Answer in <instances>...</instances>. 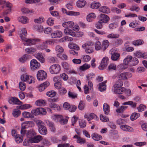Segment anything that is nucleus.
<instances>
[{"label": "nucleus", "instance_id": "58836bf2", "mask_svg": "<svg viewBox=\"0 0 147 147\" xmlns=\"http://www.w3.org/2000/svg\"><path fill=\"white\" fill-rule=\"evenodd\" d=\"M100 6V4L98 2H93L90 5V7L92 8L96 9L98 8Z\"/></svg>", "mask_w": 147, "mask_h": 147}, {"label": "nucleus", "instance_id": "ddd939ff", "mask_svg": "<svg viewBox=\"0 0 147 147\" xmlns=\"http://www.w3.org/2000/svg\"><path fill=\"white\" fill-rule=\"evenodd\" d=\"M120 128L126 131L132 132L134 131V129L132 127L126 125H121Z\"/></svg>", "mask_w": 147, "mask_h": 147}, {"label": "nucleus", "instance_id": "2f4dec72", "mask_svg": "<svg viewBox=\"0 0 147 147\" xmlns=\"http://www.w3.org/2000/svg\"><path fill=\"white\" fill-rule=\"evenodd\" d=\"M119 36L120 35L118 34L112 33L108 34L107 37L109 38H118Z\"/></svg>", "mask_w": 147, "mask_h": 147}, {"label": "nucleus", "instance_id": "052dcab7", "mask_svg": "<svg viewBox=\"0 0 147 147\" xmlns=\"http://www.w3.org/2000/svg\"><path fill=\"white\" fill-rule=\"evenodd\" d=\"M43 18L42 17H40L39 18L34 19V21L37 23H41L44 21Z\"/></svg>", "mask_w": 147, "mask_h": 147}, {"label": "nucleus", "instance_id": "6e6d98bb", "mask_svg": "<svg viewBox=\"0 0 147 147\" xmlns=\"http://www.w3.org/2000/svg\"><path fill=\"white\" fill-rule=\"evenodd\" d=\"M56 94V92L52 90L47 92V95L50 97H53Z\"/></svg>", "mask_w": 147, "mask_h": 147}, {"label": "nucleus", "instance_id": "a19ab883", "mask_svg": "<svg viewBox=\"0 0 147 147\" xmlns=\"http://www.w3.org/2000/svg\"><path fill=\"white\" fill-rule=\"evenodd\" d=\"M140 116V114L139 113H134L131 115L130 119L132 121H134L137 119Z\"/></svg>", "mask_w": 147, "mask_h": 147}, {"label": "nucleus", "instance_id": "f8f14e48", "mask_svg": "<svg viewBox=\"0 0 147 147\" xmlns=\"http://www.w3.org/2000/svg\"><path fill=\"white\" fill-rule=\"evenodd\" d=\"M49 42H50L49 40H47L46 41L43 42L42 44L36 45V47L39 50H43L47 47V45L46 44Z\"/></svg>", "mask_w": 147, "mask_h": 147}, {"label": "nucleus", "instance_id": "603ef678", "mask_svg": "<svg viewBox=\"0 0 147 147\" xmlns=\"http://www.w3.org/2000/svg\"><path fill=\"white\" fill-rule=\"evenodd\" d=\"M19 86L20 89L22 91H24L26 87L25 83L22 82H19Z\"/></svg>", "mask_w": 147, "mask_h": 147}, {"label": "nucleus", "instance_id": "b1692460", "mask_svg": "<svg viewBox=\"0 0 147 147\" xmlns=\"http://www.w3.org/2000/svg\"><path fill=\"white\" fill-rule=\"evenodd\" d=\"M86 2L84 0H79L76 2V5L79 8L84 7L86 4Z\"/></svg>", "mask_w": 147, "mask_h": 147}, {"label": "nucleus", "instance_id": "864d4df0", "mask_svg": "<svg viewBox=\"0 0 147 147\" xmlns=\"http://www.w3.org/2000/svg\"><path fill=\"white\" fill-rule=\"evenodd\" d=\"M6 7L7 8V11H8L6 13L7 14H8L9 12H10L11 10V8L12 7V4L9 2H7L6 4Z\"/></svg>", "mask_w": 147, "mask_h": 147}, {"label": "nucleus", "instance_id": "680f3d73", "mask_svg": "<svg viewBox=\"0 0 147 147\" xmlns=\"http://www.w3.org/2000/svg\"><path fill=\"white\" fill-rule=\"evenodd\" d=\"M54 23V20L52 18H49L47 20V23L49 25H53Z\"/></svg>", "mask_w": 147, "mask_h": 147}, {"label": "nucleus", "instance_id": "72a5a7b5", "mask_svg": "<svg viewBox=\"0 0 147 147\" xmlns=\"http://www.w3.org/2000/svg\"><path fill=\"white\" fill-rule=\"evenodd\" d=\"M35 104L37 106H43L45 105V102L43 100H38L36 101Z\"/></svg>", "mask_w": 147, "mask_h": 147}, {"label": "nucleus", "instance_id": "bf43d9fd", "mask_svg": "<svg viewBox=\"0 0 147 147\" xmlns=\"http://www.w3.org/2000/svg\"><path fill=\"white\" fill-rule=\"evenodd\" d=\"M85 107L84 102L83 101H81L80 102L78 108L80 110H83L84 109Z\"/></svg>", "mask_w": 147, "mask_h": 147}, {"label": "nucleus", "instance_id": "3c124183", "mask_svg": "<svg viewBox=\"0 0 147 147\" xmlns=\"http://www.w3.org/2000/svg\"><path fill=\"white\" fill-rule=\"evenodd\" d=\"M31 107V106L29 104H24L17 107V108L18 107L21 109H26L30 108Z\"/></svg>", "mask_w": 147, "mask_h": 147}, {"label": "nucleus", "instance_id": "f257e3e1", "mask_svg": "<svg viewBox=\"0 0 147 147\" xmlns=\"http://www.w3.org/2000/svg\"><path fill=\"white\" fill-rule=\"evenodd\" d=\"M93 45V42L92 41H89L83 44L82 47L85 49V51L86 53L90 54L94 51V48L92 47Z\"/></svg>", "mask_w": 147, "mask_h": 147}, {"label": "nucleus", "instance_id": "4468645a", "mask_svg": "<svg viewBox=\"0 0 147 147\" xmlns=\"http://www.w3.org/2000/svg\"><path fill=\"white\" fill-rule=\"evenodd\" d=\"M113 90L114 93L119 94L123 93L125 90V88L121 87L118 88H113Z\"/></svg>", "mask_w": 147, "mask_h": 147}, {"label": "nucleus", "instance_id": "423d86ee", "mask_svg": "<svg viewBox=\"0 0 147 147\" xmlns=\"http://www.w3.org/2000/svg\"><path fill=\"white\" fill-rule=\"evenodd\" d=\"M109 61V59L107 57H105L102 59L100 65L98 67L100 70H103L107 67Z\"/></svg>", "mask_w": 147, "mask_h": 147}, {"label": "nucleus", "instance_id": "1a4fd4ad", "mask_svg": "<svg viewBox=\"0 0 147 147\" xmlns=\"http://www.w3.org/2000/svg\"><path fill=\"white\" fill-rule=\"evenodd\" d=\"M100 22L102 23H107L109 20V18L107 15L104 14H101L99 16Z\"/></svg>", "mask_w": 147, "mask_h": 147}, {"label": "nucleus", "instance_id": "20e7f679", "mask_svg": "<svg viewBox=\"0 0 147 147\" xmlns=\"http://www.w3.org/2000/svg\"><path fill=\"white\" fill-rule=\"evenodd\" d=\"M32 114L36 115L41 114L42 115L46 114L47 112L46 110L42 107L38 108L32 110L31 111Z\"/></svg>", "mask_w": 147, "mask_h": 147}, {"label": "nucleus", "instance_id": "9d476101", "mask_svg": "<svg viewBox=\"0 0 147 147\" xmlns=\"http://www.w3.org/2000/svg\"><path fill=\"white\" fill-rule=\"evenodd\" d=\"M34 57L38 59L41 63H43L45 62V58L42 53H37L34 55Z\"/></svg>", "mask_w": 147, "mask_h": 147}, {"label": "nucleus", "instance_id": "e2e57ef3", "mask_svg": "<svg viewBox=\"0 0 147 147\" xmlns=\"http://www.w3.org/2000/svg\"><path fill=\"white\" fill-rule=\"evenodd\" d=\"M127 121L124 119H119L116 121L117 123L119 125H121L125 123Z\"/></svg>", "mask_w": 147, "mask_h": 147}, {"label": "nucleus", "instance_id": "c9c22d12", "mask_svg": "<svg viewBox=\"0 0 147 147\" xmlns=\"http://www.w3.org/2000/svg\"><path fill=\"white\" fill-rule=\"evenodd\" d=\"M136 56L138 57H142L144 59L147 58V53H142L140 52H137Z\"/></svg>", "mask_w": 147, "mask_h": 147}, {"label": "nucleus", "instance_id": "c85d7f7f", "mask_svg": "<svg viewBox=\"0 0 147 147\" xmlns=\"http://www.w3.org/2000/svg\"><path fill=\"white\" fill-rule=\"evenodd\" d=\"M62 116L60 115H53L52 116V119L56 122H59L62 119Z\"/></svg>", "mask_w": 147, "mask_h": 147}, {"label": "nucleus", "instance_id": "0e129e2a", "mask_svg": "<svg viewBox=\"0 0 147 147\" xmlns=\"http://www.w3.org/2000/svg\"><path fill=\"white\" fill-rule=\"evenodd\" d=\"M28 56V55H24L19 59V61L21 62H24L26 60L27 57Z\"/></svg>", "mask_w": 147, "mask_h": 147}, {"label": "nucleus", "instance_id": "2eb2a0df", "mask_svg": "<svg viewBox=\"0 0 147 147\" xmlns=\"http://www.w3.org/2000/svg\"><path fill=\"white\" fill-rule=\"evenodd\" d=\"M31 143H38L42 139V137L40 136H37L33 138H30Z\"/></svg>", "mask_w": 147, "mask_h": 147}, {"label": "nucleus", "instance_id": "c03bdc74", "mask_svg": "<svg viewBox=\"0 0 147 147\" xmlns=\"http://www.w3.org/2000/svg\"><path fill=\"white\" fill-rule=\"evenodd\" d=\"M120 55L119 54L117 53H114L111 57V59L113 61H116L119 58Z\"/></svg>", "mask_w": 147, "mask_h": 147}, {"label": "nucleus", "instance_id": "6ab92c4d", "mask_svg": "<svg viewBox=\"0 0 147 147\" xmlns=\"http://www.w3.org/2000/svg\"><path fill=\"white\" fill-rule=\"evenodd\" d=\"M49 85V83L46 82L41 84L39 87V90L40 91H42Z\"/></svg>", "mask_w": 147, "mask_h": 147}, {"label": "nucleus", "instance_id": "09e8293b", "mask_svg": "<svg viewBox=\"0 0 147 147\" xmlns=\"http://www.w3.org/2000/svg\"><path fill=\"white\" fill-rule=\"evenodd\" d=\"M102 45L100 42L97 41L95 44V49L97 51L101 49Z\"/></svg>", "mask_w": 147, "mask_h": 147}, {"label": "nucleus", "instance_id": "c756f323", "mask_svg": "<svg viewBox=\"0 0 147 147\" xmlns=\"http://www.w3.org/2000/svg\"><path fill=\"white\" fill-rule=\"evenodd\" d=\"M103 108L105 114L108 115L110 111L109 106L107 103H104L103 105Z\"/></svg>", "mask_w": 147, "mask_h": 147}, {"label": "nucleus", "instance_id": "f704fd0d", "mask_svg": "<svg viewBox=\"0 0 147 147\" xmlns=\"http://www.w3.org/2000/svg\"><path fill=\"white\" fill-rule=\"evenodd\" d=\"M92 139L98 141L102 138L101 136L97 134L94 133L92 135Z\"/></svg>", "mask_w": 147, "mask_h": 147}, {"label": "nucleus", "instance_id": "39448f33", "mask_svg": "<svg viewBox=\"0 0 147 147\" xmlns=\"http://www.w3.org/2000/svg\"><path fill=\"white\" fill-rule=\"evenodd\" d=\"M40 41V39L36 38L28 39L26 42L24 43V44L25 45L32 46L36 45L37 42Z\"/></svg>", "mask_w": 147, "mask_h": 147}, {"label": "nucleus", "instance_id": "aec40b11", "mask_svg": "<svg viewBox=\"0 0 147 147\" xmlns=\"http://www.w3.org/2000/svg\"><path fill=\"white\" fill-rule=\"evenodd\" d=\"M45 123L52 131L53 132L55 131V128L54 124L53 122L49 120H46Z\"/></svg>", "mask_w": 147, "mask_h": 147}, {"label": "nucleus", "instance_id": "69168bd1", "mask_svg": "<svg viewBox=\"0 0 147 147\" xmlns=\"http://www.w3.org/2000/svg\"><path fill=\"white\" fill-rule=\"evenodd\" d=\"M115 42L116 45H120L122 44L123 40L121 38H118L115 41Z\"/></svg>", "mask_w": 147, "mask_h": 147}, {"label": "nucleus", "instance_id": "338daca9", "mask_svg": "<svg viewBox=\"0 0 147 147\" xmlns=\"http://www.w3.org/2000/svg\"><path fill=\"white\" fill-rule=\"evenodd\" d=\"M100 120L102 122H106L108 121L109 120V118L108 117H105L103 115H101L100 116Z\"/></svg>", "mask_w": 147, "mask_h": 147}, {"label": "nucleus", "instance_id": "bb28decb", "mask_svg": "<svg viewBox=\"0 0 147 147\" xmlns=\"http://www.w3.org/2000/svg\"><path fill=\"white\" fill-rule=\"evenodd\" d=\"M96 17L95 14L93 13H89L86 17L87 21L89 22L92 21L93 19Z\"/></svg>", "mask_w": 147, "mask_h": 147}, {"label": "nucleus", "instance_id": "ea45409f", "mask_svg": "<svg viewBox=\"0 0 147 147\" xmlns=\"http://www.w3.org/2000/svg\"><path fill=\"white\" fill-rule=\"evenodd\" d=\"M132 57L131 56H127L124 60V63L128 65L129 63L131 62L132 59Z\"/></svg>", "mask_w": 147, "mask_h": 147}, {"label": "nucleus", "instance_id": "e433bc0d", "mask_svg": "<svg viewBox=\"0 0 147 147\" xmlns=\"http://www.w3.org/2000/svg\"><path fill=\"white\" fill-rule=\"evenodd\" d=\"M126 76L125 72H123L118 74L117 78L119 80H126Z\"/></svg>", "mask_w": 147, "mask_h": 147}, {"label": "nucleus", "instance_id": "dca6fc26", "mask_svg": "<svg viewBox=\"0 0 147 147\" xmlns=\"http://www.w3.org/2000/svg\"><path fill=\"white\" fill-rule=\"evenodd\" d=\"M39 132L40 134L45 135L47 134V131L46 127L43 125H40L38 127Z\"/></svg>", "mask_w": 147, "mask_h": 147}, {"label": "nucleus", "instance_id": "393cba45", "mask_svg": "<svg viewBox=\"0 0 147 147\" xmlns=\"http://www.w3.org/2000/svg\"><path fill=\"white\" fill-rule=\"evenodd\" d=\"M62 25L64 27L72 28L74 25V23L73 22H68L63 23Z\"/></svg>", "mask_w": 147, "mask_h": 147}, {"label": "nucleus", "instance_id": "6e6552de", "mask_svg": "<svg viewBox=\"0 0 147 147\" xmlns=\"http://www.w3.org/2000/svg\"><path fill=\"white\" fill-rule=\"evenodd\" d=\"M30 67L32 70H35L38 68L40 66V63L35 59H33L30 63Z\"/></svg>", "mask_w": 147, "mask_h": 147}, {"label": "nucleus", "instance_id": "37998d69", "mask_svg": "<svg viewBox=\"0 0 147 147\" xmlns=\"http://www.w3.org/2000/svg\"><path fill=\"white\" fill-rule=\"evenodd\" d=\"M143 43V41L140 39L133 41L132 44L136 46L142 45Z\"/></svg>", "mask_w": 147, "mask_h": 147}, {"label": "nucleus", "instance_id": "cd10ccee", "mask_svg": "<svg viewBox=\"0 0 147 147\" xmlns=\"http://www.w3.org/2000/svg\"><path fill=\"white\" fill-rule=\"evenodd\" d=\"M25 51L28 54H32L36 51V49L33 47H28L25 49Z\"/></svg>", "mask_w": 147, "mask_h": 147}, {"label": "nucleus", "instance_id": "a18cd8bd", "mask_svg": "<svg viewBox=\"0 0 147 147\" xmlns=\"http://www.w3.org/2000/svg\"><path fill=\"white\" fill-rule=\"evenodd\" d=\"M55 50L57 53L60 54L63 52L64 49L61 47L59 45H58L56 47Z\"/></svg>", "mask_w": 147, "mask_h": 147}, {"label": "nucleus", "instance_id": "8fccbe9b", "mask_svg": "<svg viewBox=\"0 0 147 147\" xmlns=\"http://www.w3.org/2000/svg\"><path fill=\"white\" fill-rule=\"evenodd\" d=\"M15 139L17 143H20L22 142L23 138L22 136L16 135Z\"/></svg>", "mask_w": 147, "mask_h": 147}, {"label": "nucleus", "instance_id": "5fc2aeb1", "mask_svg": "<svg viewBox=\"0 0 147 147\" xmlns=\"http://www.w3.org/2000/svg\"><path fill=\"white\" fill-rule=\"evenodd\" d=\"M20 111L17 109H14L13 111L12 114L14 117H17L20 115Z\"/></svg>", "mask_w": 147, "mask_h": 147}, {"label": "nucleus", "instance_id": "9b49d317", "mask_svg": "<svg viewBox=\"0 0 147 147\" xmlns=\"http://www.w3.org/2000/svg\"><path fill=\"white\" fill-rule=\"evenodd\" d=\"M63 35L61 31L60 30H56L51 33V36L52 38H60Z\"/></svg>", "mask_w": 147, "mask_h": 147}, {"label": "nucleus", "instance_id": "4be33fe9", "mask_svg": "<svg viewBox=\"0 0 147 147\" xmlns=\"http://www.w3.org/2000/svg\"><path fill=\"white\" fill-rule=\"evenodd\" d=\"M18 21L21 23L25 24L28 22V18L25 16H21L18 18Z\"/></svg>", "mask_w": 147, "mask_h": 147}, {"label": "nucleus", "instance_id": "5701e85b", "mask_svg": "<svg viewBox=\"0 0 147 147\" xmlns=\"http://www.w3.org/2000/svg\"><path fill=\"white\" fill-rule=\"evenodd\" d=\"M109 45V43L108 40H104L102 42L101 50L103 51H104L108 47Z\"/></svg>", "mask_w": 147, "mask_h": 147}, {"label": "nucleus", "instance_id": "f03ea898", "mask_svg": "<svg viewBox=\"0 0 147 147\" xmlns=\"http://www.w3.org/2000/svg\"><path fill=\"white\" fill-rule=\"evenodd\" d=\"M60 70V66L58 64H53L49 68V71L52 74H57L59 73Z\"/></svg>", "mask_w": 147, "mask_h": 147}, {"label": "nucleus", "instance_id": "79ce46f5", "mask_svg": "<svg viewBox=\"0 0 147 147\" xmlns=\"http://www.w3.org/2000/svg\"><path fill=\"white\" fill-rule=\"evenodd\" d=\"M66 14L69 16H75L79 15L80 14V13L78 12L69 11H67Z\"/></svg>", "mask_w": 147, "mask_h": 147}, {"label": "nucleus", "instance_id": "0eeeda50", "mask_svg": "<svg viewBox=\"0 0 147 147\" xmlns=\"http://www.w3.org/2000/svg\"><path fill=\"white\" fill-rule=\"evenodd\" d=\"M47 77V73L45 71L42 70H40L38 71L37 77L39 80H42L45 79Z\"/></svg>", "mask_w": 147, "mask_h": 147}, {"label": "nucleus", "instance_id": "a211bd4d", "mask_svg": "<svg viewBox=\"0 0 147 147\" xmlns=\"http://www.w3.org/2000/svg\"><path fill=\"white\" fill-rule=\"evenodd\" d=\"M106 81L103 82L98 84V89L101 92H103L105 91L106 89V85L105 83Z\"/></svg>", "mask_w": 147, "mask_h": 147}, {"label": "nucleus", "instance_id": "412c9836", "mask_svg": "<svg viewBox=\"0 0 147 147\" xmlns=\"http://www.w3.org/2000/svg\"><path fill=\"white\" fill-rule=\"evenodd\" d=\"M9 102L10 104H12V102H13V104L18 105L21 104L22 103L16 97L12 98L9 101Z\"/></svg>", "mask_w": 147, "mask_h": 147}, {"label": "nucleus", "instance_id": "de8ad7c7", "mask_svg": "<svg viewBox=\"0 0 147 147\" xmlns=\"http://www.w3.org/2000/svg\"><path fill=\"white\" fill-rule=\"evenodd\" d=\"M22 115L25 118H30L32 117V113L26 111H24L22 113Z\"/></svg>", "mask_w": 147, "mask_h": 147}, {"label": "nucleus", "instance_id": "473e14b6", "mask_svg": "<svg viewBox=\"0 0 147 147\" xmlns=\"http://www.w3.org/2000/svg\"><path fill=\"white\" fill-rule=\"evenodd\" d=\"M36 134V133L34 131L31 129L29 130L26 134L27 137L29 138H31L32 137L34 136Z\"/></svg>", "mask_w": 147, "mask_h": 147}, {"label": "nucleus", "instance_id": "4d7b16f0", "mask_svg": "<svg viewBox=\"0 0 147 147\" xmlns=\"http://www.w3.org/2000/svg\"><path fill=\"white\" fill-rule=\"evenodd\" d=\"M31 143L30 142V138L25 139L23 143V146H28Z\"/></svg>", "mask_w": 147, "mask_h": 147}, {"label": "nucleus", "instance_id": "774afa93", "mask_svg": "<svg viewBox=\"0 0 147 147\" xmlns=\"http://www.w3.org/2000/svg\"><path fill=\"white\" fill-rule=\"evenodd\" d=\"M146 106L142 104H141L139 106L137 107L138 111L139 112H142L144 111L146 109Z\"/></svg>", "mask_w": 147, "mask_h": 147}, {"label": "nucleus", "instance_id": "49530a36", "mask_svg": "<svg viewBox=\"0 0 147 147\" xmlns=\"http://www.w3.org/2000/svg\"><path fill=\"white\" fill-rule=\"evenodd\" d=\"M123 85V82L121 81H117L113 86V88H118L121 87Z\"/></svg>", "mask_w": 147, "mask_h": 147}, {"label": "nucleus", "instance_id": "7ed1b4c3", "mask_svg": "<svg viewBox=\"0 0 147 147\" xmlns=\"http://www.w3.org/2000/svg\"><path fill=\"white\" fill-rule=\"evenodd\" d=\"M68 47L70 49H71L69 50L70 54L76 56L78 55V52L73 50V49L76 50H78L79 49V47L73 43H71L69 45Z\"/></svg>", "mask_w": 147, "mask_h": 147}, {"label": "nucleus", "instance_id": "7c9ffc66", "mask_svg": "<svg viewBox=\"0 0 147 147\" xmlns=\"http://www.w3.org/2000/svg\"><path fill=\"white\" fill-rule=\"evenodd\" d=\"M49 107L56 111L59 110L60 107L54 103H51L49 104Z\"/></svg>", "mask_w": 147, "mask_h": 147}, {"label": "nucleus", "instance_id": "f3484780", "mask_svg": "<svg viewBox=\"0 0 147 147\" xmlns=\"http://www.w3.org/2000/svg\"><path fill=\"white\" fill-rule=\"evenodd\" d=\"M64 32L66 35H70L73 37L75 36L76 35L75 32L68 28H66L64 29Z\"/></svg>", "mask_w": 147, "mask_h": 147}, {"label": "nucleus", "instance_id": "13d9d810", "mask_svg": "<svg viewBox=\"0 0 147 147\" xmlns=\"http://www.w3.org/2000/svg\"><path fill=\"white\" fill-rule=\"evenodd\" d=\"M47 61L50 63H54L56 61V58L53 57H49L47 59Z\"/></svg>", "mask_w": 147, "mask_h": 147}, {"label": "nucleus", "instance_id": "4c0bfd02", "mask_svg": "<svg viewBox=\"0 0 147 147\" xmlns=\"http://www.w3.org/2000/svg\"><path fill=\"white\" fill-rule=\"evenodd\" d=\"M90 67V65L87 63H85L80 67V69L82 71H84L88 69Z\"/></svg>", "mask_w": 147, "mask_h": 147}, {"label": "nucleus", "instance_id": "a878e982", "mask_svg": "<svg viewBox=\"0 0 147 147\" xmlns=\"http://www.w3.org/2000/svg\"><path fill=\"white\" fill-rule=\"evenodd\" d=\"M99 11L103 13H108L110 11V9L108 7L105 6H103L101 7L99 9Z\"/></svg>", "mask_w": 147, "mask_h": 147}]
</instances>
